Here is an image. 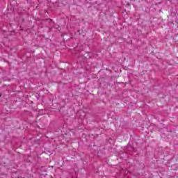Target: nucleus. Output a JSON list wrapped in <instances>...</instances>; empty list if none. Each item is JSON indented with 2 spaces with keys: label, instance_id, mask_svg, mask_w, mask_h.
I'll return each mask as SVG.
<instances>
[{
  "label": "nucleus",
  "instance_id": "f257e3e1",
  "mask_svg": "<svg viewBox=\"0 0 178 178\" xmlns=\"http://www.w3.org/2000/svg\"><path fill=\"white\" fill-rule=\"evenodd\" d=\"M0 97H2V95L0 94Z\"/></svg>",
  "mask_w": 178,
  "mask_h": 178
}]
</instances>
